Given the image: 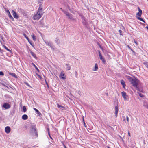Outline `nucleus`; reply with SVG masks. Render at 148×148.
<instances>
[{"mask_svg":"<svg viewBox=\"0 0 148 148\" xmlns=\"http://www.w3.org/2000/svg\"><path fill=\"white\" fill-rule=\"evenodd\" d=\"M12 15L14 17V18L16 19H18L19 18V16L16 13V12L13 10L12 11Z\"/></svg>","mask_w":148,"mask_h":148,"instance_id":"8","label":"nucleus"},{"mask_svg":"<svg viewBox=\"0 0 148 148\" xmlns=\"http://www.w3.org/2000/svg\"><path fill=\"white\" fill-rule=\"evenodd\" d=\"M121 94L123 97L124 99V100L125 101H127L128 98V96L126 93L125 92L123 91L121 92Z\"/></svg>","mask_w":148,"mask_h":148,"instance_id":"4","label":"nucleus"},{"mask_svg":"<svg viewBox=\"0 0 148 148\" xmlns=\"http://www.w3.org/2000/svg\"><path fill=\"white\" fill-rule=\"evenodd\" d=\"M34 64V66L35 67L36 66H35V65L34 64Z\"/></svg>","mask_w":148,"mask_h":148,"instance_id":"44","label":"nucleus"},{"mask_svg":"<svg viewBox=\"0 0 148 148\" xmlns=\"http://www.w3.org/2000/svg\"><path fill=\"white\" fill-rule=\"evenodd\" d=\"M60 78L64 80L66 79V76L65 75L63 71H62L59 75Z\"/></svg>","mask_w":148,"mask_h":148,"instance_id":"5","label":"nucleus"},{"mask_svg":"<svg viewBox=\"0 0 148 148\" xmlns=\"http://www.w3.org/2000/svg\"><path fill=\"white\" fill-rule=\"evenodd\" d=\"M143 105L144 106L148 109V101L146 100L144 101Z\"/></svg>","mask_w":148,"mask_h":148,"instance_id":"10","label":"nucleus"},{"mask_svg":"<svg viewBox=\"0 0 148 148\" xmlns=\"http://www.w3.org/2000/svg\"><path fill=\"white\" fill-rule=\"evenodd\" d=\"M144 64L146 66V67L148 68V63L147 62H145L144 63Z\"/></svg>","mask_w":148,"mask_h":148,"instance_id":"27","label":"nucleus"},{"mask_svg":"<svg viewBox=\"0 0 148 148\" xmlns=\"http://www.w3.org/2000/svg\"><path fill=\"white\" fill-rule=\"evenodd\" d=\"M48 134H49V136H50V138H51L52 139V138H51V137L50 136V135L49 132V129H48Z\"/></svg>","mask_w":148,"mask_h":148,"instance_id":"34","label":"nucleus"},{"mask_svg":"<svg viewBox=\"0 0 148 148\" xmlns=\"http://www.w3.org/2000/svg\"><path fill=\"white\" fill-rule=\"evenodd\" d=\"M8 16H9L10 18L11 19L12 21H14V19L12 16L11 15L10 12L8 14Z\"/></svg>","mask_w":148,"mask_h":148,"instance_id":"18","label":"nucleus"},{"mask_svg":"<svg viewBox=\"0 0 148 148\" xmlns=\"http://www.w3.org/2000/svg\"><path fill=\"white\" fill-rule=\"evenodd\" d=\"M29 42L30 43V44L32 45V43L29 40Z\"/></svg>","mask_w":148,"mask_h":148,"instance_id":"38","label":"nucleus"},{"mask_svg":"<svg viewBox=\"0 0 148 148\" xmlns=\"http://www.w3.org/2000/svg\"><path fill=\"white\" fill-rule=\"evenodd\" d=\"M100 59L101 60L102 62H103L104 63H105L106 62V61L104 60V58H103L102 56H101V57H99Z\"/></svg>","mask_w":148,"mask_h":148,"instance_id":"21","label":"nucleus"},{"mask_svg":"<svg viewBox=\"0 0 148 148\" xmlns=\"http://www.w3.org/2000/svg\"><path fill=\"white\" fill-rule=\"evenodd\" d=\"M119 32L120 33V35H122V31L121 30H119Z\"/></svg>","mask_w":148,"mask_h":148,"instance_id":"31","label":"nucleus"},{"mask_svg":"<svg viewBox=\"0 0 148 148\" xmlns=\"http://www.w3.org/2000/svg\"><path fill=\"white\" fill-rule=\"evenodd\" d=\"M3 47L7 50L8 51L10 52V53L12 52V51L10 49H9L5 46L3 45Z\"/></svg>","mask_w":148,"mask_h":148,"instance_id":"22","label":"nucleus"},{"mask_svg":"<svg viewBox=\"0 0 148 148\" xmlns=\"http://www.w3.org/2000/svg\"><path fill=\"white\" fill-rule=\"evenodd\" d=\"M46 84H47V82L46 81Z\"/></svg>","mask_w":148,"mask_h":148,"instance_id":"45","label":"nucleus"},{"mask_svg":"<svg viewBox=\"0 0 148 148\" xmlns=\"http://www.w3.org/2000/svg\"><path fill=\"white\" fill-rule=\"evenodd\" d=\"M134 43L138 45V43L135 40H134Z\"/></svg>","mask_w":148,"mask_h":148,"instance_id":"35","label":"nucleus"},{"mask_svg":"<svg viewBox=\"0 0 148 148\" xmlns=\"http://www.w3.org/2000/svg\"><path fill=\"white\" fill-rule=\"evenodd\" d=\"M23 110L24 112H25L26 111V109L25 106H23Z\"/></svg>","mask_w":148,"mask_h":148,"instance_id":"26","label":"nucleus"},{"mask_svg":"<svg viewBox=\"0 0 148 148\" xmlns=\"http://www.w3.org/2000/svg\"><path fill=\"white\" fill-rule=\"evenodd\" d=\"M23 35L26 38L27 40L28 41V42H29V40L28 37L25 34H23Z\"/></svg>","mask_w":148,"mask_h":148,"instance_id":"24","label":"nucleus"},{"mask_svg":"<svg viewBox=\"0 0 148 148\" xmlns=\"http://www.w3.org/2000/svg\"><path fill=\"white\" fill-rule=\"evenodd\" d=\"M64 14H66V15L67 16H68V18H69L71 20H74V18L73 17V16L71 14H69L68 12L66 11H65L64 12Z\"/></svg>","mask_w":148,"mask_h":148,"instance_id":"6","label":"nucleus"},{"mask_svg":"<svg viewBox=\"0 0 148 148\" xmlns=\"http://www.w3.org/2000/svg\"><path fill=\"white\" fill-rule=\"evenodd\" d=\"M11 75L13 76L14 77H16V75H15V74L14 73H12Z\"/></svg>","mask_w":148,"mask_h":148,"instance_id":"29","label":"nucleus"},{"mask_svg":"<svg viewBox=\"0 0 148 148\" xmlns=\"http://www.w3.org/2000/svg\"><path fill=\"white\" fill-rule=\"evenodd\" d=\"M5 132L7 133H9L11 131V129L10 127L9 126H7L5 128Z\"/></svg>","mask_w":148,"mask_h":148,"instance_id":"9","label":"nucleus"},{"mask_svg":"<svg viewBox=\"0 0 148 148\" xmlns=\"http://www.w3.org/2000/svg\"><path fill=\"white\" fill-rule=\"evenodd\" d=\"M139 96L141 97H143V95L141 94L140 93L139 94Z\"/></svg>","mask_w":148,"mask_h":148,"instance_id":"36","label":"nucleus"},{"mask_svg":"<svg viewBox=\"0 0 148 148\" xmlns=\"http://www.w3.org/2000/svg\"><path fill=\"white\" fill-rule=\"evenodd\" d=\"M34 109L36 112L37 114H38L39 115L41 114V113L36 108H34Z\"/></svg>","mask_w":148,"mask_h":148,"instance_id":"19","label":"nucleus"},{"mask_svg":"<svg viewBox=\"0 0 148 148\" xmlns=\"http://www.w3.org/2000/svg\"><path fill=\"white\" fill-rule=\"evenodd\" d=\"M31 54L32 55V56L35 58H36V55L34 53V52H33L31 51L30 52Z\"/></svg>","mask_w":148,"mask_h":148,"instance_id":"23","label":"nucleus"},{"mask_svg":"<svg viewBox=\"0 0 148 148\" xmlns=\"http://www.w3.org/2000/svg\"><path fill=\"white\" fill-rule=\"evenodd\" d=\"M127 47H128L132 51V49H131L129 45H127Z\"/></svg>","mask_w":148,"mask_h":148,"instance_id":"37","label":"nucleus"},{"mask_svg":"<svg viewBox=\"0 0 148 148\" xmlns=\"http://www.w3.org/2000/svg\"><path fill=\"white\" fill-rule=\"evenodd\" d=\"M98 69V65L97 63H96L95 64V67L93 68V70L94 71H97Z\"/></svg>","mask_w":148,"mask_h":148,"instance_id":"16","label":"nucleus"},{"mask_svg":"<svg viewBox=\"0 0 148 148\" xmlns=\"http://www.w3.org/2000/svg\"><path fill=\"white\" fill-rule=\"evenodd\" d=\"M135 88L140 92H142L143 91V89L142 87L141 86L139 87L137 86V87H135Z\"/></svg>","mask_w":148,"mask_h":148,"instance_id":"12","label":"nucleus"},{"mask_svg":"<svg viewBox=\"0 0 148 148\" xmlns=\"http://www.w3.org/2000/svg\"><path fill=\"white\" fill-rule=\"evenodd\" d=\"M45 43L46 45H47L49 46H50L51 47L52 46V45L51 42L47 41H45Z\"/></svg>","mask_w":148,"mask_h":148,"instance_id":"17","label":"nucleus"},{"mask_svg":"<svg viewBox=\"0 0 148 148\" xmlns=\"http://www.w3.org/2000/svg\"><path fill=\"white\" fill-rule=\"evenodd\" d=\"M64 148H67L66 147V146L64 145Z\"/></svg>","mask_w":148,"mask_h":148,"instance_id":"43","label":"nucleus"},{"mask_svg":"<svg viewBox=\"0 0 148 148\" xmlns=\"http://www.w3.org/2000/svg\"><path fill=\"white\" fill-rule=\"evenodd\" d=\"M35 67L37 70H38V68L36 66Z\"/></svg>","mask_w":148,"mask_h":148,"instance_id":"41","label":"nucleus"},{"mask_svg":"<svg viewBox=\"0 0 148 148\" xmlns=\"http://www.w3.org/2000/svg\"><path fill=\"white\" fill-rule=\"evenodd\" d=\"M10 107V105L7 103H5L3 104L2 106V108H4L5 109H8Z\"/></svg>","mask_w":148,"mask_h":148,"instance_id":"7","label":"nucleus"},{"mask_svg":"<svg viewBox=\"0 0 148 148\" xmlns=\"http://www.w3.org/2000/svg\"><path fill=\"white\" fill-rule=\"evenodd\" d=\"M35 67L37 70H38V68L36 66Z\"/></svg>","mask_w":148,"mask_h":148,"instance_id":"42","label":"nucleus"},{"mask_svg":"<svg viewBox=\"0 0 148 148\" xmlns=\"http://www.w3.org/2000/svg\"><path fill=\"white\" fill-rule=\"evenodd\" d=\"M127 78L132 86L135 88L137 87L140 83V81L136 78H132L129 76H127Z\"/></svg>","mask_w":148,"mask_h":148,"instance_id":"1","label":"nucleus"},{"mask_svg":"<svg viewBox=\"0 0 148 148\" xmlns=\"http://www.w3.org/2000/svg\"><path fill=\"white\" fill-rule=\"evenodd\" d=\"M138 10L139 11V12L138 13H137L136 14V15L137 16H139V17H137V18L138 19V20L143 21V22L144 23H145V21L141 18H140V17L141 16L142 14V10L140 9V8L138 7Z\"/></svg>","mask_w":148,"mask_h":148,"instance_id":"3","label":"nucleus"},{"mask_svg":"<svg viewBox=\"0 0 148 148\" xmlns=\"http://www.w3.org/2000/svg\"><path fill=\"white\" fill-rule=\"evenodd\" d=\"M99 57L102 56L101 54L100 51H99Z\"/></svg>","mask_w":148,"mask_h":148,"instance_id":"32","label":"nucleus"},{"mask_svg":"<svg viewBox=\"0 0 148 148\" xmlns=\"http://www.w3.org/2000/svg\"><path fill=\"white\" fill-rule=\"evenodd\" d=\"M121 84L123 85V87L125 88V82L123 80H121Z\"/></svg>","mask_w":148,"mask_h":148,"instance_id":"14","label":"nucleus"},{"mask_svg":"<svg viewBox=\"0 0 148 148\" xmlns=\"http://www.w3.org/2000/svg\"><path fill=\"white\" fill-rule=\"evenodd\" d=\"M4 75V73L2 71L0 72V75Z\"/></svg>","mask_w":148,"mask_h":148,"instance_id":"30","label":"nucleus"},{"mask_svg":"<svg viewBox=\"0 0 148 148\" xmlns=\"http://www.w3.org/2000/svg\"><path fill=\"white\" fill-rule=\"evenodd\" d=\"M118 112V108L117 107H115V116L116 117L117 116Z\"/></svg>","mask_w":148,"mask_h":148,"instance_id":"11","label":"nucleus"},{"mask_svg":"<svg viewBox=\"0 0 148 148\" xmlns=\"http://www.w3.org/2000/svg\"><path fill=\"white\" fill-rule=\"evenodd\" d=\"M66 70H69L71 69V67L69 64H66Z\"/></svg>","mask_w":148,"mask_h":148,"instance_id":"13","label":"nucleus"},{"mask_svg":"<svg viewBox=\"0 0 148 148\" xmlns=\"http://www.w3.org/2000/svg\"><path fill=\"white\" fill-rule=\"evenodd\" d=\"M43 12L42 10V8L40 7L37 12H35L33 17V19L34 20H38L42 16Z\"/></svg>","mask_w":148,"mask_h":148,"instance_id":"2","label":"nucleus"},{"mask_svg":"<svg viewBox=\"0 0 148 148\" xmlns=\"http://www.w3.org/2000/svg\"><path fill=\"white\" fill-rule=\"evenodd\" d=\"M31 36L33 40L34 41H36V37L33 34H32L31 35Z\"/></svg>","mask_w":148,"mask_h":148,"instance_id":"20","label":"nucleus"},{"mask_svg":"<svg viewBox=\"0 0 148 148\" xmlns=\"http://www.w3.org/2000/svg\"><path fill=\"white\" fill-rule=\"evenodd\" d=\"M123 120L125 121V117H123Z\"/></svg>","mask_w":148,"mask_h":148,"instance_id":"40","label":"nucleus"},{"mask_svg":"<svg viewBox=\"0 0 148 148\" xmlns=\"http://www.w3.org/2000/svg\"><path fill=\"white\" fill-rule=\"evenodd\" d=\"M57 107L58 108H64V107L63 106H61V105H60L58 103L57 104Z\"/></svg>","mask_w":148,"mask_h":148,"instance_id":"25","label":"nucleus"},{"mask_svg":"<svg viewBox=\"0 0 148 148\" xmlns=\"http://www.w3.org/2000/svg\"><path fill=\"white\" fill-rule=\"evenodd\" d=\"M128 135H129V136H130V133L129 132H128Z\"/></svg>","mask_w":148,"mask_h":148,"instance_id":"39","label":"nucleus"},{"mask_svg":"<svg viewBox=\"0 0 148 148\" xmlns=\"http://www.w3.org/2000/svg\"><path fill=\"white\" fill-rule=\"evenodd\" d=\"M129 118L127 116H126V120L128 122H129Z\"/></svg>","mask_w":148,"mask_h":148,"instance_id":"33","label":"nucleus"},{"mask_svg":"<svg viewBox=\"0 0 148 148\" xmlns=\"http://www.w3.org/2000/svg\"><path fill=\"white\" fill-rule=\"evenodd\" d=\"M5 11H6V13H7V14L8 13H9L10 12L7 9H6L5 8Z\"/></svg>","mask_w":148,"mask_h":148,"instance_id":"28","label":"nucleus"},{"mask_svg":"<svg viewBox=\"0 0 148 148\" xmlns=\"http://www.w3.org/2000/svg\"><path fill=\"white\" fill-rule=\"evenodd\" d=\"M28 118V116L26 114H24L22 116V119L24 120H25Z\"/></svg>","mask_w":148,"mask_h":148,"instance_id":"15","label":"nucleus"}]
</instances>
